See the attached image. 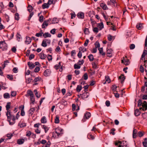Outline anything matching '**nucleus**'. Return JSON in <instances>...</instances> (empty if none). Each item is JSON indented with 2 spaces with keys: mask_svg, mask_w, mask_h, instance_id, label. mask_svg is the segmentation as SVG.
I'll return each instance as SVG.
<instances>
[{
  "mask_svg": "<svg viewBox=\"0 0 147 147\" xmlns=\"http://www.w3.org/2000/svg\"><path fill=\"white\" fill-rule=\"evenodd\" d=\"M11 111H7L6 115L7 117V121L9 122V124L12 125L15 123V117L13 115L11 114Z\"/></svg>",
  "mask_w": 147,
  "mask_h": 147,
  "instance_id": "f257e3e1",
  "label": "nucleus"
},
{
  "mask_svg": "<svg viewBox=\"0 0 147 147\" xmlns=\"http://www.w3.org/2000/svg\"><path fill=\"white\" fill-rule=\"evenodd\" d=\"M63 130L61 128H57L55 130V133H53L52 137L55 138H57L63 134Z\"/></svg>",
  "mask_w": 147,
  "mask_h": 147,
  "instance_id": "f03ea898",
  "label": "nucleus"
},
{
  "mask_svg": "<svg viewBox=\"0 0 147 147\" xmlns=\"http://www.w3.org/2000/svg\"><path fill=\"white\" fill-rule=\"evenodd\" d=\"M0 47L3 51H6L7 49V45L5 42H0Z\"/></svg>",
  "mask_w": 147,
  "mask_h": 147,
  "instance_id": "7ed1b4c3",
  "label": "nucleus"
},
{
  "mask_svg": "<svg viewBox=\"0 0 147 147\" xmlns=\"http://www.w3.org/2000/svg\"><path fill=\"white\" fill-rule=\"evenodd\" d=\"M91 116V114L89 112H87L85 113L84 117V118L82 119V122H85L86 119H88Z\"/></svg>",
  "mask_w": 147,
  "mask_h": 147,
  "instance_id": "20e7f679",
  "label": "nucleus"
},
{
  "mask_svg": "<svg viewBox=\"0 0 147 147\" xmlns=\"http://www.w3.org/2000/svg\"><path fill=\"white\" fill-rule=\"evenodd\" d=\"M97 27L94 28L93 29V31L94 32L97 33L98 32V29L101 30V23L97 24Z\"/></svg>",
  "mask_w": 147,
  "mask_h": 147,
  "instance_id": "39448f33",
  "label": "nucleus"
},
{
  "mask_svg": "<svg viewBox=\"0 0 147 147\" xmlns=\"http://www.w3.org/2000/svg\"><path fill=\"white\" fill-rule=\"evenodd\" d=\"M51 20L49 19L48 20H45L43 23L42 25V28H45L46 27H47L49 24Z\"/></svg>",
  "mask_w": 147,
  "mask_h": 147,
  "instance_id": "423d86ee",
  "label": "nucleus"
},
{
  "mask_svg": "<svg viewBox=\"0 0 147 147\" xmlns=\"http://www.w3.org/2000/svg\"><path fill=\"white\" fill-rule=\"evenodd\" d=\"M119 143L120 144L119 145L118 147H127V144L126 141H123Z\"/></svg>",
  "mask_w": 147,
  "mask_h": 147,
  "instance_id": "0eeeda50",
  "label": "nucleus"
},
{
  "mask_svg": "<svg viewBox=\"0 0 147 147\" xmlns=\"http://www.w3.org/2000/svg\"><path fill=\"white\" fill-rule=\"evenodd\" d=\"M94 45H95V48H98L100 53L101 54V48H100V45L99 42L98 41H96L94 43Z\"/></svg>",
  "mask_w": 147,
  "mask_h": 147,
  "instance_id": "6e6552de",
  "label": "nucleus"
},
{
  "mask_svg": "<svg viewBox=\"0 0 147 147\" xmlns=\"http://www.w3.org/2000/svg\"><path fill=\"white\" fill-rule=\"evenodd\" d=\"M121 63H123L126 65H127L129 64L130 62L128 59H124V58L123 59L121 60Z\"/></svg>",
  "mask_w": 147,
  "mask_h": 147,
  "instance_id": "1a4fd4ad",
  "label": "nucleus"
},
{
  "mask_svg": "<svg viewBox=\"0 0 147 147\" xmlns=\"http://www.w3.org/2000/svg\"><path fill=\"white\" fill-rule=\"evenodd\" d=\"M147 54V51L146 50H144L143 51V53L141 56V59H142L143 60V58H144V62L145 63L146 61L145 60V56Z\"/></svg>",
  "mask_w": 147,
  "mask_h": 147,
  "instance_id": "9d476101",
  "label": "nucleus"
},
{
  "mask_svg": "<svg viewBox=\"0 0 147 147\" xmlns=\"http://www.w3.org/2000/svg\"><path fill=\"white\" fill-rule=\"evenodd\" d=\"M30 99L31 101V102L30 103V105L31 106H32V104H34L35 102L34 95L30 96Z\"/></svg>",
  "mask_w": 147,
  "mask_h": 147,
  "instance_id": "9b49d317",
  "label": "nucleus"
},
{
  "mask_svg": "<svg viewBox=\"0 0 147 147\" xmlns=\"http://www.w3.org/2000/svg\"><path fill=\"white\" fill-rule=\"evenodd\" d=\"M105 82L102 83L104 84H105L107 82L108 83H110L111 82V80L109 77L108 76H105Z\"/></svg>",
  "mask_w": 147,
  "mask_h": 147,
  "instance_id": "f8f14e48",
  "label": "nucleus"
},
{
  "mask_svg": "<svg viewBox=\"0 0 147 147\" xmlns=\"http://www.w3.org/2000/svg\"><path fill=\"white\" fill-rule=\"evenodd\" d=\"M113 50L111 49H108L107 50V56L109 57H111L112 56Z\"/></svg>",
  "mask_w": 147,
  "mask_h": 147,
  "instance_id": "ddd939ff",
  "label": "nucleus"
},
{
  "mask_svg": "<svg viewBox=\"0 0 147 147\" xmlns=\"http://www.w3.org/2000/svg\"><path fill=\"white\" fill-rule=\"evenodd\" d=\"M143 24L142 23H138L136 25V28L138 30H140L143 28Z\"/></svg>",
  "mask_w": 147,
  "mask_h": 147,
  "instance_id": "4468645a",
  "label": "nucleus"
},
{
  "mask_svg": "<svg viewBox=\"0 0 147 147\" xmlns=\"http://www.w3.org/2000/svg\"><path fill=\"white\" fill-rule=\"evenodd\" d=\"M51 73V71L50 69H47L44 72V75L46 76H49Z\"/></svg>",
  "mask_w": 147,
  "mask_h": 147,
  "instance_id": "2eb2a0df",
  "label": "nucleus"
},
{
  "mask_svg": "<svg viewBox=\"0 0 147 147\" xmlns=\"http://www.w3.org/2000/svg\"><path fill=\"white\" fill-rule=\"evenodd\" d=\"M89 96L88 93L86 92H84L82 95V98L83 99L87 98Z\"/></svg>",
  "mask_w": 147,
  "mask_h": 147,
  "instance_id": "dca6fc26",
  "label": "nucleus"
},
{
  "mask_svg": "<svg viewBox=\"0 0 147 147\" xmlns=\"http://www.w3.org/2000/svg\"><path fill=\"white\" fill-rule=\"evenodd\" d=\"M84 14L82 12H79L77 15V16L79 18L83 19L84 18Z\"/></svg>",
  "mask_w": 147,
  "mask_h": 147,
  "instance_id": "f3484780",
  "label": "nucleus"
},
{
  "mask_svg": "<svg viewBox=\"0 0 147 147\" xmlns=\"http://www.w3.org/2000/svg\"><path fill=\"white\" fill-rule=\"evenodd\" d=\"M25 141V140L24 139H19L17 140V143L18 144L21 145L23 144Z\"/></svg>",
  "mask_w": 147,
  "mask_h": 147,
  "instance_id": "a211bd4d",
  "label": "nucleus"
},
{
  "mask_svg": "<svg viewBox=\"0 0 147 147\" xmlns=\"http://www.w3.org/2000/svg\"><path fill=\"white\" fill-rule=\"evenodd\" d=\"M32 40L28 36L26 37V40L25 41V43L27 45L30 44Z\"/></svg>",
  "mask_w": 147,
  "mask_h": 147,
  "instance_id": "6ab92c4d",
  "label": "nucleus"
},
{
  "mask_svg": "<svg viewBox=\"0 0 147 147\" xmlns=\"http://www.w3.org/2000/svg\"><path fill=\"white\" fill-rule=\"evenodd\" d=\"M11 103L9 102H7V105L5 106L6 110L7 111H11V110L9 109L10 108Z\"/></svg>",
  "mask_w": 147,
  "mask_h": 147,
  "instance_id": "aec40b11",
  "label": "nucleus"
},
{
  "mask_svg": "<svg viewBox=\"0 0 147 147\" xmlns=\"http://www.w3.org/2000/svg\"><path fill=\"white\" fill-rule=\"evenodd\" d=\"M28 65L29 66V68L30 69H33L35 66L34 64L30 62H29L28 63Z\"/></svg>",
  "mask_w": 147,
  "mask_h": 147,
  "instance_id": "412c9836",
  "label": "nucleus"
},
{
  "mask_svg": "<svg viewBox=\"0 0 147 147\" xmlns=\"http://www.w3.org/2000/svg\"><path fill=\"white\" fill-rule=\"evenodd\" d=\"M19 126L21 127H25L26 126V124L23 121H20L19 123Z\"/></svg>",
  "mask_w": 147,
  "mask_h": 147,
  "instance_id": "4be33fe9",
  "label": "nucleus"
},
{
  "mask_svg": "<svg viewBox=\"0 0 147 147\" xmlns=\"http://www.w3.org/2000/svg\"><path fill=\"white\" fill-rule=\"evenodd\" d=\"M41 122L43 123H45L47 122V119L45 117H43L41 119Z\"/></svg>",
  "mask_w": 147,
  "mask_h": 147,
  "instance_id": "5701e85b",
  "label": "nucleus"
},
{
  "mask_svg": "<svg viewBox=\"0 0 147 147\" xmlns=\"http://www.w3.org/2000/svg\"><path fill=\"white\" fill-rule=\"evenodd\" d=\"M42 128L44 129L45 130V133H47L49 130V127L45 125H43L42 126Z\"/></svg>",
  "mask_w": 147,
  "mask_h": 147,
  "instance_id": "b1692460",
  "label": "nucleus"
},
{
  "mask_svg": "<svg viewBox=\"0 0 147 147\" xmlns=\"http://www.w3.org/2000/svg\"><path fill=\"white\" fill-rule=\"evenodd\" d=\"M119 79L121 80V83H122L125 79V77L123 75H121L119 77Z\"/></svg>",
  "mask_w": 147,
  "mask_h": 147,
  "instance_id": "393cba45",
  "label": "nucleus"
},
{
  "mask_svg": "<svg viewBox=\"0 0 147 147\" xmlns=\"http://www.w3.org/2000/svg\"><path fill=\"white\" fill-rule=\"evenodd\" d=\"M102 8L104 10H106L108 9L107 5L103 3H102Z\"/></svg>",
  "mask_w": 147,
  "mask_h": 147,
  "instance_id": "a878e982",
  "label": "nucleus"
},
{
  "mask_svg": "<svg viewBox=\"0 0 147 147\" xmlns=\"http://www.w3.org/2000/svg\"><path fill=\"white\" fill-rule=\"evenodd\" d=\"M140 114V112L138 109H136L134 111V114L135 116H139Z\"/></svg>",
  "mask_w": 147,
  "mask_h": 147,
  "instance_id": "bb28decb",
  "label": "nucleus"
},
{
  "mask_svg": "<svg viewBox=\"0 0 147 147\" xmlns=\"http://www.w3.org/2000/svg\"><path fill=\"white\" fill-rule=\"evenodd\" d=\"M39 56H40V58L42 59H45L46 57V55L43 53H41L40 54H39Z\"/></svg>",
  "mask_w": 147,
  "mask_h": 147,
  "instance_id": "cd10ccee",
  "label": "nucleus"
},
{
  "mask_svg": "<svg viewBox=\"0 0 147 147\" xmlns=\"http://www.w3.org/2000/svg\"><path fill=\"white\" fill-rule=\"evenodd\" d=\"M43 36L45 38L50 37L51 36V34L48 32H46L43 35Z\"/></svg>",
  "mask_w": 147,
  "mask_h": 147,
  "instance_id": "c85d7f7f",
  "label": "nucleus"
},
{
  "mask_svg": "<svg viewBox=\"0 0 147 147\" xmlns=\"http://www.w3.org/2000/svg\"><path fill=\"white\" fill-rule=\"evenodd\" d=\"M3 97L5 99L9 98H10L9 94L8 93H5L3 94Z\"/></svg>",
  "mask_w": 147,
  "mask_h": 147,
  "instance_id": "c756f323",
  "label": "nucleus"
},
{
  "mask_svg": "<svg viewBox=\"0 0 147 147\" xmlns=\"http://www.w3.org/2000/svg\"><path fill=\"white\" fill-rule=\"evenodd\" d=\"M35 110L34 108H31L29 110L28 112L29 114L32 115L34 113V111Z\"/></svg>",
  "mask_w": 147,
  "mask_h": 147,
  "instance_id": "7c9ffc66",
  "label": "nucleus"
},
{
  "mask_svg": "<svg viewBox=\"0 0 147 147\" xmlns=\"http://www.w3.org/2000/svg\"><path fill=\"white\" fill-rule=\"evenodd\" d=\"M137 131L136 129H134L133 131V138H136V134Z\"/></svg>",
  "mask_w": 147,
  "mask_h": 147,
  "instance_id": "2f4dec72",
  "label": "nucleus"
},
{
  "mask_svg": "<svg viewBox=\"0 0 147 147\" xmlns=\"http://www.w3.org/2000/svg\"><path fill=\"white\" fill-rule=\"evenodd\" d=\"M49 6L47 3H44L42 5V8L45 9L46 8H48Z\"/></svg>",
  "mask_w": 147,
  "mask_h": 147,
  "instance_id": "473e14b6",
  "label": "nucleus"
},
{
  "mask_svg": "<svg viewBox=\"0 0 147 147\" xmlns=\"http://www.w3.org/2000/svg\"><path fill=\"white\" fill-rule=\"evenodd\" d=\"M13 134L11 133H9L6 135L7 137L8 138L6 140L8 139H10L11 137L13 136Z\"/></svg>",
  "mask_w": 147,
  "mask_h": 147,
  "instance_id": "72a5a7b5",
  "label": "nucleus"
},
{
  "mask_svg": "<svg viewBox=\"0 0 147 147\" xmlns=\"http://www.w3.org/2000/svg\"><path fill=\"white\" fill-rule=\"evenodd\" d=\"M80 51H82V52H84L86 51V49L83 47H80L79 48Z\"/></svg>",
  "mask_w": 147,
  "mask_h": 147,
  "instance_id": "f704fd0d",
  "label": "nucleus"
},
{
  "mask_svg": "<svg viewBox=\"0 0 147 147\" xmlns=\"http://www.w3.org/2000/svg\"><path fill=\"white\" fill-rule=\"evenodd\" d=\"M88 58L90 61H93L94 60V57L92 55L90 54L88 56Z\"/></svg>",
  "mask_w": 147,
  "mask_h": 147,
  "instance_id": "c9c22d12",
  "label": "nucleus"
},
{
  "mask_svg": "<svg viewBox=\"0 0 147 147\" xmlns=\"http://www.w3.org/2000/svg\"><path fill=\"white\" fill-rule=\"evenodd\" d=\"M82 87L80 85H78L76 88V90L78 92H80L82 89Z\"/></svg>",
  "mask_w": 147,
  "mask_h": 147,
  "instance_id": "e433bc0d",
  "label": "nucleus"
},
{
  "mask_svg": "<svg viewBox=\"0 0 147 147\" xmlns=\"http://www.w3.org/2000/svg\"><path fill=\"white\" fill-rule=\"evenodd\" d=\"M80 65L78 64H75L74 65V68L75 69H79L80 68Z\"/></svg>",
  "mask_w": 147,
  "mask_h": 147,
  "instance_id": "4c0bfd02",
  "label": "nucleus"
},
{
  "mask_svg": "<svg viewBox=\"0 0 147 147\" xmlns=\"http://www.w3.org/2000/svg\"><path fill=\"white\" fill-rule=\"evenodd\" d=\"M58 22V19L55 18H53L52 20V23L53 24H55L57 23Z\"/></svg>",
  "mask_w": 147,
  "mask_h": 147,
  "instance_id": "58836bf2",
  "label": "nucleus"
},
{
  "mask_svg": "<svg viewBox=\"0 0 147 147\" xmlns=\"http://www.w3.org/2000/svg\"><path fill=\"white\" fill-rule=\"evenodd\" d=\"M41 79V78L40 77H36L35 78L33 82H37L40 81Z\"/></svg>",
  "mask_w": 147,
  "mask_h": 147,
  "instance_id": "ea45409f",
  "label": "nucleus"
},
{
  "mask_svg": "<svg viewBox=\"0 0 147 147\" xmlns=\"http://www.w3.org/2000/svg\"><path fill=\"white\" fill-rule=\"evenodd\" d=\"M55 120V123H59V117L58 116H57L56 117Z\"/></svg>",
  "mask_w": 147,
  "mask_h": 147,
  "instance_id": "a19ab883",
  "label": "nucleus"
},
{
  "mask_svg": "<svg viewBox=\"0 0 147 147\" xmlns=\"http://www.w3.org/2000/svg\"><path fill=\"white\" fill-rule=\"evenodd\" d=\"M41 45L44 47H46L47 45V43L44 40H42Z\"/></svg>",
  "mask_w": 147,
  "mask_h": 147,
  "instance_id": "79ce46f5",
  "label": "nucleus"
},
{
  "mask_svg": "<svg viewBox=\"0 0 147 147\" xmlns=\"http://www.w3.org/2000/svg\"><path fill=\"white\" fill-rule=\"evenodd\" d=\"M7 77L10 80H12L13 79V76L12 75H7Z\"/></svg>",
  "mask_w": 147,
  "mask_h": 147,
  "instance_id": "37998d69",
  "label": "nucleus"
},
{
  "mask_svg": "<svg viewBox=\"0 0 147 147\" xmlns=\"http://www.w3.org/2000/svg\"><path fill=\"white\" fill-rule=\"evenodd\" d=\"M142 110L143 111H146L147 110V105L146 104H142Z\"/></svg>",
  "mask_w": 147,
  "mask_h": 147,
  "instance_id": "c03bdc74",
  "label": "nucleus"
},
{
  "mask_svg": "<svg viewBox=\"0 0 147 147\" xmlns=\"http://www.w3.org/2000/svg\"><path fill=\"white\" fill-rule=\"evenodd\" d=\"M143 104L142 100L141 99H139L138 101V107H140L141 106H142Z\"/></svg>",
  "mask_w": 147,
  "mask_h": 147,
  "instance_id": "a18cd8bd",
  "label": "nucleus"
},
{
  "mask_svg": "<svg viewBox=\"0 0 147 147\" xmlns=\"http://www.w3.org/2000/svg\"><path fill=\"white\" fill-rule=\"evenodd\" d=\"M88 78V76L87 73H85L82 77V78L85 80H87Z\"/></svg>",
  "mask_w": 147,
  "mask_h": 147,
  "instance_id": "49530a36",
  "label": "nucleus"
},
{
  "mask_svg": "<svg viewBox=\"0 0 147 147\" xmlns=\"http://www.w3.org/2000/svg\"><path fill=\"white\" fill-rule=\"evenodd\" d=\"M32 80V79L31 78H28L26 79V82L27 84L30 83Z\"/></svg>",
  "mask_w": 147,
  "mask_h": 147,
  "instance_id": "de8ad7c7",
  "label": "nucleus"
},
{
  "mask_svg": "<svg viewBox=\"0 0 147 147\" xmlns=\"http://www.w3.org/2000/svg\"><path fill=\"white\" fill-rule=\"evenodd\" d=\"M15 19L16 20H18L19 19V15L18 13H16L15 14Z\"/></svg>",
  "mask_w": 147,
  "mask_h": 147,
  "instance_id": "09e8293b",
  "label": "nucleus"
},
{
  "mask_svg": "<svg viewBox=\"0 0 147 147\" xmlns=\"http://www.w3.org/2000/svg\"><path fill=\"white\" fill-rule=\"evenodd\" d=\"M88 138L90 139L93 140L94 139V136H93L92 135L90 134H88Z\"/></svg>",
  "mask_w": 147,
  "mask_h": 147,
  "instance_id": "8fccbe9b",
  "label": "nucleus"
},
{
  "mask_svg": "<svg viewBox=\"0 0 147 147\" xmlns=\"http://www.w3.org/2000/svg\"><path fill=\"white\" fill-rule=\"evenodd\" d=\"M9 62L8 60L5 61L4 62V64L3 65V69H4L6 65H7V63H9Z\"/></svg>",
  "mask_w": 147,
  "mask_h": 147,
  "instance_id": "3c124183",
  "label": "nucleus"
},
{
  "mask_svg": "<svg viewBox=\"0 0 147 147\" xmlns=\"http://www.w3.org/2000/svg\"><path fill=\"white\" fill-rule=\"evenodd\" d=\"M84 62V60L82 59V60H79L77 63V64H78L79 65H81L83 64Z\"/></svg>",
  "mask_w": 147,
  "mask_h": 147,
  "instance_id": "603ef678",
  "label": "nucleus"
},
{
  "mask_svg": "<svg viewBox=\"0 0 147 147\" xmlns=\"http://www.w3.org/2000/svg\"><path fill=\"white\" fill-rule=\"evenodd\" d=\"M17 40L18 41H20V40L22 38L21 36L19 34H17Z\"/></svg>",
  "mask_w": 147,
  "mask_h": 147,
  "instance_id": "864d4df0",
  "label": "nucleus"
},
{
  "mask_svg": "<svg viewBox=\"0 0 147 147\" xmlns=\"http://www.w3.org/2000/svg\"><path fill=\"white\" fill-rule=\"evenodd\" d=\"M27 92L28 94L30 95V96L34 95L33 92L31 90H28Z\"/></svg>",
  "mask_w": 147,
  "mask_h": 147,
  "instance_id": "5fc2aeb1",
  "label": "nucleus"
},
{
  "mask_svg": "<svg viewBox=\"0 0 147 147\" xmlns=\"http://www.w3.org/2000/svg\"><path fill=\"white\" fill-rule=\"evenodd\" d=\"M139 69L142 73H143L144 72V68L142 65H140Z\"/></svg>",
  "mask_w": 147,
  "mask_h": 147,
  "instance_id": "6e6d98bb",
  "label": "nucleus"
},
{
  "mask_svg": "<svg viewBox=\"0 0 147 147\" xmlns=\"http://www.w3.org/2000/svg\"><path fill=\"white\" fill-rule=\"evenodd\" d=\"M84 32L86 34H88L89 33L88 29L87 28H85L84 30Z\"/></svg>",
  "mask_w": 147,
  "mask_h": 147,
  "instance_id": "4d7b16f0",
  "label": "nucleus"
},
{
  "mask_svg": "<svg viewBox=\"0 0 147 147\" xmlns=\"http://www.w3.org/2000/svg\"><path fill=\"white\" fill-rule=\"evenodd\" d=\"M16 93L15 92L12 91L11 93V95L13 96L14 97L16 95Z\"/></svg>",
  "mask_w": 147,
  "mask_h": 147,
  "instance_id": "13d9d810",
  "label": "nucleus"
},
{
  "mask_svg": "<svg viewBox=\"0 0 147 147\" xmlns=\"http://www.w3.org/2000/svg\"><path fill=\"white\" fill-rule=\"evenodd\" d=\"M47 59L49 61H51L52 59V55H48L47 56Z\"/></svg>",
  "mask_w": 147,
  "mask_h": 147,
  "instance_id": "bf43d9fd",
  "label": "nucleus"
},
{
  "mask_svg": "<svg viewBox=\"0 0 147 147\" xmlns=\"http://www.w3.org/2000/svg\"><path fill=\"white\" fill-rule=\"evenodd\" d=\"M40 70V68L39 67H36L34 70V72H38Z\"/></svg>",
  "mask_w": 147,
  "mask_h": 147,
  "instance_id": "052dcab7",
  "label": "nucleus"
},
{
  "mask_svg": "<svg viewBox=\"0 0 147 147\" xmlns=\"http://www.w3.org/2000/svg\"><path fill=\"white\" fill-rule=\"evenodd\" d=\"M135 45L134 44H131L130 46V49L131 50L134 49L135 48Z\"/></svg>",
  "mask_w": 147,
  "mask_h": 147,
  "instance_id": "680f3d73",
  "label": "nucleus"
},
{
  "mask_svg": "<svg viewBox=\"0 0 147 147\" xmlns=\"http://www.w3.org/2000/svg\"><path fill=\"white\" fill-rule=\"evenodd\" d=\"M47 3L49 6L50 5H51L52 4H54V1H53V0L52 1L51 0H49Z\"/></svg>",
  "mask_w": 147,
  "mask_h": 147,
  "instance_id": "e2e57ef3",
  "label": "nucleus"
},
{
  "mask_svg": "<svg viewBox=\"0 0 147 147\" xmlns=\"http://www.w3.org/2000/svg\"><path fill=\"white\" fill-rule=\"evenodd\" d=\"M113 37L112 36L110 35H109L108 36V39L109 41H111L112 40Z\"/></svg>",
  "mask_w": 147,
  "mask_h": 147,
  "instance_id": "0e129e2a",
  "label": "nucleus"
},
{
  "mask_svg": "<svg viewBox=\"0 0 147 147\" xmlns=\"http://www.w3.org/2000/svg\"><path fill=\"white\" fill-rule=\"evenodd\" d=\"M89 42V40L88 39H86L85 41L84 44V46H87L88 45V43Z\"/></svg>",
  "mask_w": 147,
  "mask_h": 147,
  "instance_id": "69168bd1",
  "label": "nucleus"
},
{
  "mask_svg": "<svg viewBox=\"0 0 147 147\" xmlns=\"http://www.w3.org/2000/svg\"><path fill=\"white\" fill-rule=\"evenodd\" d=\"M44 17L42 16H41L39 17V21L41 22H42L43 20Z\"/></svg>",
  "mask_w": 147,
  "mask_h": 147,
  "instance_id": "338daca9",
  "label": "nucleus"
},
{
  "mask_svg": "<svg viewBox=\"0 0 147 147\" xmlns=\"http://www.w3.org/2000/svg\"><path fill=\"white\" fill-rule=\"evenodd\" d=\"M117 86L115 85H113L112 86V89L113 91H115L116 90V88H117Z\"/></svg>",
  "mask_w": 147,
  "mask_h": 147,
  "instance_id": "774afa93",
  "label": "nucleus"
}]
</instances>
